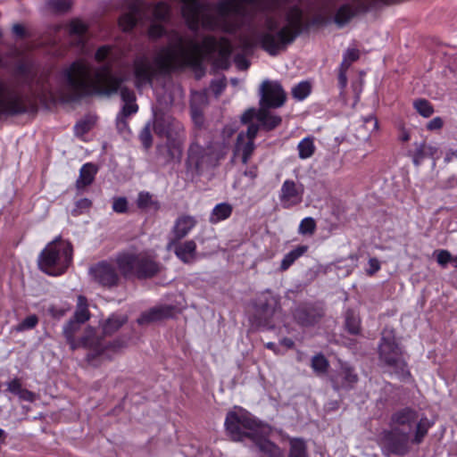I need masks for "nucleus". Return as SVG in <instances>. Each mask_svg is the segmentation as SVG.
<instances>
[{
    "label": "nucleus",
    "instance_id": "nucleus-17",
    "mask_svg": "<svg viewBox=\"0 0 457 457\" xmlns=\"http://www.w3.org/2000/svg\"><path fill=\"white\" fill-rule=\"evenodd\" d=\"M323 145L328 152L325 154V157L328 156L334 158L340 152V147L345 151H350L352 149H357V145L350 137L345 135L332 134L328 136L324 141Z\"/></svg>",
    "mask_w": 457,
    "mask_h": 457
},
{
    "label": "nucleus",
    "instance_id": "nucleus-53",
    "mask_svg": "<svg viewBox=\"0 0 457 457\" xmlns=\"http://www.w3.org/2000/svg\"><path fill=\"white\" fill-rule=\"evenodd\" d=\"M359 57H360V54L357 49H348L345 55V58L347 61H349L351 63L353 62L357 61L359 59Z\"/></svg>",
    "mask_w": 457,
    "mask_h": 457
},
{
    "label": "nucleus",
    "instance_id": "nucleus-1",
    "mask_svg": "<svg viewBox=\"0 0 457 457\" xmlns=\"http://www.w3.org/2000/svg\"><path fill=\"white\" fill-rule=\"evenodd\" d=\"M180 12L187 26L195 30L200 26L227 32L234 31L237 18L260 11L281 10L286 24L280 26L274 17H268L261 27H252L240 37L244 52L260 46L271 55L292 43L295 37L309 24L312 7L308 0H219L208 4L201 0H179Z\"/></svg>",
    "mask_w": 457,
    "mask_h": 457
},
{
    "label": "nucleus",
    "instance_id": "nucleus-11",
    "mask_svg": "<svg viewBox=\"0 0 457 457\" xmlns=\"http://www.w3.org/2000/svg\"><path fill=\"white\" fill-rule=\"evenodd\" d=\"M220 154H214L210 148H204L198 144L191 145L187 160V172L192 176L200 174L220 159Z\"/></svg>",
    "mask_w": 457,
    "mask_h": 457
},
{
    "label": "nucleus",
    "instance_id": "nucleus-16",
    "mask_svg": "<svg viewBox=\"0 0 457 457\" xmlns=\"http://www.w3.org/2000/svg\"><path fill=\"white\" fill-rule=\"evenodd\" d=\"M181 124L170 116L157 118L154 123V131L160 136H165L168 142L174 147L179 145L177 139L181 131Z\"/></svg>",
    "mask_w": 457,
    "mask_h": 457
},
{
    "label": "nucleus",
    "instance_id": "nucleus-28",
    "mask_svg": "<svg viewBox=\"0 0 457 457\" xmlns=\"http://www.w3.org/2000/svg\"><path fill=\"white\" fill-rule=\"evenodd\" d=\"M232 213V206L227 203H221L214 206L209 220L211 223H218L227 220Z\"/></svg>",
    "mask_w": 457,
    "mask_h": 457
},
{
    "label": "nucleus",
    "instance_id": "nucleus-23",
    "mask_svg": "<svg viewBox=\"0 0 457 457\" xmlns=\"http://www.w3.org/2000/svg\"><path fill=\"white\" fill-rule=\"evenodd\" d=\"M172 315V308L170 306H158L152 308L142 314L138 319L139 324L158 321Z\"/></svg>",
    "mask_w": 457,
    "mask_h": 457
},
{
    "label": "nucleus",
    "instance_id": "nucleus-9",
    "mask_svg": "<svg viewBox=\"0 0 457 457\" xmlns=\"http://www.w3.org/2000/svg\"><path fill=\"white\" fill-rule=\"evenodd\" d=\"M378 359L384 365L393 369V372L404 381L411 378L407 362L403 359V352L395 341V331L384 328L378 345Z\"/></svg>",
    "mask_w": 457,
    "mask_h": 457
},
{
    "label": "nucleus",
    "instance_id": "nucleus-56",
    "mask_svg": "<svg viewBox=\"0 0 457 457\" xmlns=\"http://www.w3.org/2000/svg\"><path fill=\"white\" fill-rule=\"evenodd\" d=\"M212 87L213 88L215 94L219 95L224 87V83L222 80L215 81L212 83Z\"/></svg>",
    "mask_w": 457,
    "mask_h": 457
},
{
    "label": "nucleus",
    "instance_id": "nucleus-32",
    "mask_svg": "<svg viewBox=\"0 0 457 457\" xmlns=\"http://www.w3.org/2000/svg\"><path fill=\"white\" fill-rule=\"evenodd\" d=\"M127 320L124 315H112L104 325V332L105 334H112L120 328Z\"/></svg>",
    "mask_w": 457,
    "mask_h": 457
},
{
    "label": "nucleus",
    "instance_id": "nucleus-6",
    "mask_svg": "<svg viewBox=\"0 0 457 457\" xmlns=\"http://www.w3.org/2000/svg\"><path fill=\"white\" fill-rule=\"evenodd\" d=\"M241 120L244 123L251 122V124L248 126L246 134L240 133L237 137L234 159H240L245 164L254 150L253 140L259 130V126L253 123V120H256L262 123L264 129L270 130L276 128L281 122V119L278 116L272 115L268 108L261 107L258 111L254 109L247 110L242 115Z\"/></svg>",
    "mask_w": 457,
    "mask_h": 457
},
{
    "label": "nucleus",
    "instance_id": "nucleus-14",
    "mask_svg": "<svg viewBox=\"0 0 457 457\" xmlns=\"http://www.w3.org/2000/svg\"><path fill=\"white\" fill-rule=\"evenodd\" d=\"M286 100V94L279 84L263 82L262 85L261 107H279Z\"/></svg>",
    "mask_w": 457,
    "mask_h": 457
},
{
    "label": "nucleus",
    "instance_id": "nucleus-25",
    "mask_svg": "<svg viewBox=\"0 0 457 457\" xmlns=\"http://www.w3.org/2000/svg\"><path fill=\"white\" fill-rule=\"evenodd\" d=\"M87 25L80 20H73L69 24V33L77 45H83L87 39Z\"/></svg>",
    "mask_w": 457,
    "mask_h": 457
},
{
    "label": "nucleus",
    "instance_id": "nucleus-38",
    "mask_svg": "<svg viewBox=\"0 0 457 457\" xmlns=\"http://www.w3.org/2000/svg\"><path fill=\"white\" fill-rule=\"evenodd\" d=\"M314 231V220L312 217L304 218L298 228V232L301 235H312Z\"/></svg>",
    "mask_w": 457,
    "mask_h": 457
},
{
    "label": "nucleus",
    "instance_id": "nucleus-51",
    "mask_svg": "<svg viewBox=\"0 0 457 457\" xmlns=\"http://www.w3.org/2000/svg\"><path fill=\"white\" fill-rule=\"evenodd\" d=\"M19 398L27 402H34L37 398L36 395L27 389H22L21 394H19Z\"/></svg>",
    "mask_w": 457,
    "mask_h": 457
},
{
    "label": "nucleus",
    "instance_id": "nucleus-37",
    "mask_svg": "<svg viewBox=\"0 0 457 457\" xmlns=\"http://www.w3.org/2000/svg\"><path fill=\"white\" fill-rule=\"evenodd\" d=\"M312 91V86L307 81H302L292 89V94L298 100L304 99Z\"/></svg>",
    "mask_w": 457,
    "mask_h": 457
},
{
    "label": "nucleus",
    "instance_id": "nucleus-40",
    "mask_svg": "<svg viewBox=\"0 0 457 457\" xmlns=\"http://www.w3.org/2000/svg\"><path fill=\"white\" fill-rule=\"evenodd\" d=\"M38 322L36 315H29L22 320L16 328L18 331H24L33 328Z\"/></svg>",
    "mask_w": 457,
    "mask_h": 457
},
{
    "label": "nucleus",
    "instance_id": "nucleus-29",
    "mask_svg": "<svg viewBox=\"0 0 457 457\" xmlns=\"http://www.w3.org/2000/svg\"><path fill=\"white\" fill-rule=\"evenodd\" d=\"M96 173V167L91 163H86L80 169L79 177L77 180L79 188L85 187L92 183Z\"/></svg>",
    "mask_w": 457,
    "mask_h": 457
},
{
    "label": "nucleus",
    "instance_id": "nucleus-22",
    "mask_svg": "<svg viewBox=\"0 0 457 457\" xmlns=\"http://www.w3.org/2000/svg\"><path fill=\"white\" fill-rule=\"evenodd\" d=\"M366 7L364 5H360L358 7H353L351 4H344L342 5L337 12L335 15V22L338 27H343L350 20L354 17L359 12H365Z\"/></svg>",
    "mask_w": 457,
    "mask_h": 457
},
{
    "label": "nucleus",
    "instance_id": "nucleus-3",
    "mask_svg": "<svg viewBox=\"0 0 457 457\" xmlns=\"http://www.w3.org/2000/svg\"><path fill=\"white\" fill-rule=\"evenodd\" d=\"M117 58L114 48L103 46L95 54L96 61L104 63L102 68L96 70L86 61H77L64 70L63 78L75 95L97 93L109 96L120 91L124 102L122 111L117 116L120 126L124 123L125 117L137 112V105L134 92L122 86L126 79L116 77L111 71V66Z\"/></svg>",
    "mask_w": 457,
    "mask_h": 457
},
{
    "label": "nucleus",
    "instance_id": "nucleus-21",
    "mask_svg": "<svg viewBox=\"0 0 457 457\" xmlns=\"http://www.w3.org/2000/svg\"><path fill=\"white\" fill-rule=\"evenodd\" d=\"M302 189L295 182L287 180L281 188L280 200L285 207H291L301 202Z\"/></svg>",
    "mask_w": 457,
    "mask_h": 457
},
{
    "label": "nucleus",
    "instance_id": "nucleus-62",
    "mask_svg": "<svg viewBox=\"0 0 457 457\" xmlns=\"http://www.w3.org/2000/svg\"><path fill=\"white\" fill-rule=\"evenodd\" d=\"M236 62H237V66L240 68V69H246L248 67V64L247 62H245V59L241 58V57H237L236 59Z\"/></svg>",
    "mask_w": 457,
    "mask_h": 457
},
{
    "label": "nucleus",
    "instance_id": "nucleus-35",
    "mask_svg": "<svg viewBox=\"0 0 457 457\" xmlns=\"http://www.w3.org/2000/svg\"><path fill=\"white\" fill-rule=\"evenodd\" d=\"M289 457H306L305 444L298 438L290 439Z\"/></svg>",
    "mask_w": 457,
    "mask_h": 457
},
{
    "label": "nucleus",
    "instance_id": "nucleus-48",
    "mask_svg": "<svg viewBox=\"0 0 457 457\" xmlns=\"http://www.w3.org/2000/svg\"><path fill=\"white\" fill-rule=\"evenodd\" d=\"M425 148H426L425 143L420 144L417 147L415 154H414V157H413V162L416 165H419L420 160H422L425 157V155H426Z\"/></svg>",
    "mask_w": 457,
    "mask_h": 457
},
{
    "label": "nucleus",
    "instance_id": "nucleus-12",
    "mask_svg": "<svg viewBox=\"0 0 457 457\" xmlns=\"http://www.w3.org/2000/svg\"><path fill=\"white\" fill-rule=\"evenodd\" d=\"M410 432L397 428H391L382 433L383 447L392 454L405 455L411 450Z\"/></svg>",
    "mask_w": 457,
    "mask_h": 457
},
{
    "label": "nucleus",
    "instance_id": "nucleus-15",
    "mask_svg": "<svg viewBox=\"0 0 457 457\" xmlns=\"http://www.w3.org/2000/svg\"><path fill=\"white\" fill-rule=\"evenodd\" d=\"M198 221L195 217L182 214L179 215L175 220L171 227L170 232V239L171 240V245H174V242L177 240H182L186 237H187L193 229L196 227Z\"/></svg>",
    "mask_w": 457,
    "mask_h": 457
},
{
    "label": "nucleus",
    "instance_id": "nucleus-4",
    "mask_svg": "<svg viewBox=\"0 0 457 457\" xmlns=\"http://www.w3.org/2000/svg\"><path fill=\"white\" fill-rule=\"evenodd\" d=\"M225 427L230 437L242 441L249 437L260 451L270 457H281L280 449L266 438L270 428L257 421L249 412L242 408L235 409L227 414Z\"/></svg>",
    "mask_w": 457,
    "mask_h": 457
},
{
    "label": "nucleus",
    "instance_id": "nucleus-54",
    "mask_svg": "<svg viewBox=\"0 0 457 457\" xmlns=\"http://www.w3.org/2000/svg\"><path fill=\"white\" fill-rule=\"evenodd\" d=\"M295 262L291 258V256L287 253L281 261L280 270H287Z\"/></svg>",
    "mask_w": 457,
    "mask_h": 457
},
{
    "label": "nucleus",
    "instance_id": "nucleus-8",
    "mask_svg": "<svg viewBox=\"0 0 457 457\" xmlns=\"http://www.w3.org/2000/svg\"><path fill=\"white\" fill-rule=\"evenodd\" d=\"M71 245L69 242L56 239L49 243L38 257L39 269L50 276H60L71 262Z\"/></svg>",
    "mask_w": 457,
    "mask_h": 457
},
{
    "label": "nucleus",
    "instance_id": "nucleus-59",
    "mask_svg": "<svg viewBox=\"0 0 457 457\" xmlns=\"http://www.w3.org/2000/svg\"><path fill=\"white\" fill-rule=\"evenodd\" d=\"M325 316V308L323 304H316V319Z\"/></svg>",
    "mask_w": 457,
    "mask_h": 457
},
{
    "label": "nucleus",
    "instance_id": "nucleus-57",
    "mask_svg": "<svg viewBox=\"0 0 457 457\" xmlns=\"http://www.w3.org/2000/svg\"><path fill=\"white\" fill-rule=\"evenodd\" d=\"M338 82L342 88L345 87L347 85V77L346 72L339 71L338 74Z\"/></svg>",
    "mask_w": 457,
    "mask_h": 457
},
{
    "label": "nucleus",
    "instance_id": "nucleus-20",
    "mask_svg": "<svg viewBox=\"0 0 457 457\" xmlns=\"http://www.w3.org/2000/svg\"><path fill=\"white\" fill-rule=\"evenodd\" d=\"M92 278L103 286H112L118 280V276L113 267L107 262H101L90 269Z\"/></svg>",
    "mask_w": 457,
    "mask_h": 457
},
{
    "label": "nucleus",
    "instance_id": "nucleus-47",
    "mask_svg": "<svg viewBox=\"0 0 457 457\" xmlns=\"http://www.w3.org/2000/svg\"><path fill=\"white\" fill-rule=\"evenodd\" d=\"M380 270V262L377 258H370L369 260V269H367L366 273L369 276H373L376 272Z\"/></svg>",
    "mask_w": 457,
    "mask_h": 457
},
{
    "label": "nucleus",
    "instance_id": "nucleus-49",
    "mask_svg": "<svg viewBox=\"0 0 457 457\" xmlns=\"http://www.w3.org/2000/svg\"><path fill=\"white\" fill-rule=\"evenodd\" d=\"M308 249V246L306 245H299L291 252L288 253V254L291 256L294 262H295L299 257L303 255Z\"/></svg>",
    "mask_w": 457,
    "mask_h": 457
},
{
    "label": "nucleus",
    "instance_id": "nucleus-2",
    "mask_svg": "<svg viewBox=\"0 0 457 457\" xmlns=\"http://www.w3.org/2000/svg\"><path fill=\"white\" fill-rule=\"evenodd\" d=\"M232 51L231 44L224 39L204 37L201 40L185 37L177 32L168 35V46L156 53L153 59L143 55L134 61L133 75L137 88L149 85L154 76L184 65H196L212 54L227 62Z\"/></svg>",
    "mask_w": 457,
    "mask_h": 457
},
{
    "label": "nucleus",
    "instance_id": "nucleus-50",
    "mask_svg": "<svg viewBox=\"0 0 457 457\" xmlns=\"http://www.w3.org/2000/svg\"><path fill=\"white\" fill-rule=\"evenodd\" d=\"M22 389L23 388L21 387V383L16 379H13L8 383V390L17 396L19 394H21Z\"/></svg>",
    "mask_w": 457,
    "mask_h": 457
},
{
    "label": "nucleus",
    "instance_id": "nucleus-46",
    "mask_svg": "<svg viewBox=\"0 0 457 457\" xmlns=\"http://www.w3.org/2000/svg\"><path fill=\"white\" fill-rule=\"evenodd\" d=\"M51 5L58 12H65L70 8L71 4L69 0H52Z\"/></svg>",
    "mask_w": 457,
    "mask_h": 457
},
{
    "label": "nucleus",
    "instance_id": "nucleus-18",
    "mask_svg": "<svg viewBox=\"0 0 457 457\" xmlns=\"http://www.w3.org/2000/svg\"><path fill=\"white\" fill-rule=\"evenodd\" d=\"M171 245V240L167 244V249L173 251L179 260L184 263H192L196 260V243L194 240H177L174 245Z\"/></svg>",
    "mask_w": 457,
    "mask_h": 457
},
{
    "label": "nucleus",
    "instance_id": "nucleus-63",
    "mask_svg": "<svg viewBox=\"0 0 457 457\" xmlns=\"http://www.w3.org/2000/svg\"><path fill=\"white\" fill-rule=\"evenodd\" d=\"M409 139H410L409 132L406 129H403L402 132H401V136H400V140L403 142H406Z\"/></svg>",
    "mask_w": 457,
    "mask_h": 457
},
{
    "label": "nucleus",
    "instance_id": "nucleus-61",
    "mask_svg": "<svg viewBox=\"0 0 457 457\" xmlns=\"http://www.w3.org/2000/svg\"><path fill=\"white\" fill-rule=\"evenodd\" d=\"M351 65V62L349 61H347L345 57H344V60L340 65V68H339V71H344V72H346L347 70L349 69Z\"/></svg>",
    "mask_w": 457,
    "mask_h": 457
},
{
    "label": "nucleus",
    "instance_id": "nucleus-13",
    "mask_svg": "<svg viewBox=\"0 0 457 457\" xmlns=\"http://www.w3.org/2000/svg\"><path fill=\"white\" fill-rule=\"evenodd\" d=\"M22 110L18 94L5 81L0 79V116L19 113Z\"/></svg>",
    "mask_w": 457,
    "mask_h": 457
},
{
    "label": "nucleus",
    "instance_id": "nucleus-36",
    "mask_svg": "<svg viewBox=\"0 0 457 457\" xmlns=\"http://www.w3.org/2000/svg\"><path fill=\"white\" fill-rule=\"evenodd\" d=\"M299 156L302 159L309 158L314 151L313 141L311 137L303 138L298 145Z\"/></svg>",
    "mask_w": 457,
    "mask_h": 457
},
{
    "label": "nucleus",
    "instance_id": "nucleus-7",
    "mask_svg": "<svg viewBox=\"0 0 457 457\" xmlns=\"http://www.w3.org/2000/svg\"><path fill=\"white\" fill-rule=\"evenodd\" d=\"M170 12V7L165 3H158L154 6H145L140 3L132 4L129 11L121 15L119 20V26L124 31H129L134 26L146 19L150 21L148 29L149 37L155 39L163 34V28L159 21H166Z\"/></svg>",
    "mask_w": 457,
    "mask_h": 457
},
{
    "label": "nucleus",
    "instance_id": "nucleus-19",
    "mask_svg": "<svg viewBox=\"0 0 457 457\" xmlns=\"http://www.w3.org/2000/svg\"><path fill=\"white\" fill-rule=\"evenodd\" d=\"M419 419V413L416 410L411 407H404L395 411L390 419V427L397 428H407L409 431L412 428L413 424Z\"/></svg>",
    "mask_w": 457,
    "mask_h": 457
},
{
    "label": "nucleus",
    "instance_id": "nucleus-60",
    "mask_svg": "<svg viewBox=\"0 0 457 457\" xmlns=\"http://www.w3.org/2000/svg\"><path fill=\"white\" fill-rule=\"evenodd\" d=\"M12 31H13V33H15L18 36H22L24 33V29L21 25L15 24L12 26Z\"/></svg>",
    "mask_w": 457,
    "mask_h": 457
},
{
    "label": "nucleus",
    "instance_id": "nucleus-33",
    "mask_svg": "<svg viewBox=\"0 0 457 457\" xmlns=\"http://www.w3.org/2000/svg\"><path fill=\"white\" fill-rule=\"evenodd\" d=\"M137 206L148 211L156 210L158 208L157 203L148 192H140L138 194Z\"/></svg>",
    "mask_w": 457,
    "mask_h": 457
},
{
    "label": "nucleus",
    "instance_id": "nucleus-42",
    "mask_svg": "<svg viewBox=\"0 0 457 457\" xmlns=\"http://www.w3.org/2000/svg\"><path fill=\"white\" fill-rule=\"evenodd\" d=\"M453 258L450 252L447 250H439L436 253V261L438 264L443 267H445L446 264L450 262H453Z\"/></svg>",
    "mask_w": 457,
    "mask_h": 457
},
{
    "label": "nucleus",
    "instance_id": "nucleus-26",
    "mask_svg": "<svg viewBox=\"0 0 457 457\" xmlns=\"http://www.w3.org/2000/svg\"><path fill=\"white\" fill-rule=\"evenodd\" d=\"M341 376H342V382L341 385L335 384V388L339 389V387L343 388H353L354 385L358 382V375L354 371L353 368L348 366V365H343L341 368Z\"/></svg>",
    "mask_w": 457,
    "mask_h": 457
},
{
    "label": "nucleus",
    "instance_id": "nucleus-52",
    "mask_svg": "<svg viewBox=\"0 0 457 457\" xmlns=\"http://www.w3.org/2000/svg\"><path fill=\"white\" fill-rule=\"evenodd\" d=\"M443 120L439 117L432 119L427 125V129L429 130L439 129L443 127Z\"/></svg>",
    "mask_w": 457,
    "mask_h": 457
},
{
    "label": "nucleus",
    "instance_id": "nucleus-64",
    "mask_svg": "<svg viewBox=\"0 0 457 457\" xmlns=\"http://www.w3.org/2000/svg\"><path fill=\"white\" fill-rule=\"evenodd\" d=\"M281 345L286 346L287 348H291L294 345L293 341L289 338H284L282 341H281Z\"/></svg>",
    "mask_w": 457,
    "mask_h": 457
},
{
    "label": "nucleus",
    "instance_id": "nucleus-31",
    "mask_svg": "<svg viewBox=\"0 0 457 457\" xmlns=\"http://www.w3.org/2000/svg\"><path fill=\"white\" fill-rule=\"evenodd\" d=\"M206 96L204 93L195 92L191 97V113L194 121L200 125L203 121L199 104L205 102Z\"/></svg>",
    "mask_w": 457,
    "mask_h": 457
},
{
    "label": "nucleus",
    "instance_id": "nucleus-41",
    "mask_svg": "<svg viewBox=\"0 0 457 457\" xmlns=\"http://www.w3.org/2000/svg\"><path fill=\"white\" fill-rule=\"evenodd\" d=\"M94 121L92 120H83L78 122L75 126V133L77 136H83L87 131H88L92 126Z\"/></svg>",
    "mask_w": 457,
    "mask_h": 457
},
{
    "label": "nucleus",
    "instance_id": "nucleus-24",
    "mask_svg": "<svg viewBox=\"0 0 457 457\" xmlns=\"http://www.w3.org/2000/svg\"><path fill=\"white\" fill-rule=\"evenodd\" d=\"M344 328L350 335L357 336L361 332V318L359 314L348 309L345 313Z\"/></svg>",
    "mask_w": 457,
    "mask_h": 457
},
{
    "label": "nucleus",
    "instance_id": "nucleus-34",
    "mask_svg": "<svg viewBox=\"0 0 457 457\" xmlns=\"http://www.w3.org/2000/svg\"><path fill=\"white\" fill-rule=\"evenodd\" d=\"M413 107L425 118H428L434 113V108L427 99L420 98L415 100L413 102Z\"/></svg>",
    "mask_w": 457,
    "mask_h": 457
},
{
    "label": "nucleus",
    "instance_id": "nucleus-27",
    "mask_svg": "<svg viewBox=\"0 0 457 457\" xmlns=\"http://www.w3.org/2000/svg\"><path fill=\"white\" fill-rule=\"evenodd\" d=\"M378 129V120L377 119L370 115L362 119L361 124L356 129V130L360 133V136L357 137L359 140L368 141L370 138V134L371 131Z\"/></svg>",
    "mask_w": 457,
    "mask_h": 457
},
{
    "label": "nucleus",
    "instance_id": "nucleus-58",
    "mask_svg": "<svg viewBox=\"0 0 457 457\" xmlns=\"http://www.w3.org/2000/svg\"><path fill=\"white\" fill-rule=\"evenodd\" d=\"M141 139L145 146H149V130L148 129H145V130L141 133Z\"/></svg>",
    "mask_w": 457,
    "mask_h": 457
},
{
    "label": "nucleus",
    "instance_id": "nucleus-30",
    "mask_svg": "<svg viewBox=\"0 0 457 457\" xmlns=\"http://www.w3.org/2000/svg\"><path fill=\"white\" fill-rule=\"evenodd\" d=\"M432 427V422L425 416L418 419L416 421V430L411 443L420 445L427 436L428 429Z\"/></svg>",
    "mask_w": 457,
    "mask_h": 457
},
{
    "label": "nucleus",
    "instance_id": "nucleus-55",
    "mask_svg": "<svg viewBox=\"0 0 457 457\" xmlns=\"http://www.w3.org/2000/svg\"><path fill=\"white\" fill-rule=\"evenodd\" d=\"M236 130H237L236 124L235 123L229 124L224 128L223 134L225 137H227L228 138L235 133Z\"/></svg>",
    "mask_w": 457,
    "mask_h": 457
},
{
    "label": "nucleus",
    "instance_id": "nucleus-10",
    "mask_svg": "<svg viewBox=\"0 0 457 457\" xmlns=\"http://www.w3.org/2000/svg\"><path fill=\"white\" fill-rule=\"evenodd\" d=\"M117 265L125 277L146 278L159 271V265L146 253L127 252L117 257Z\"/></svg>",
    "mask_w": 457,
    "mask_h": 457
},
{
    "label": "nucleus",
    "instance_id": "nucleus-5",
    "mask_svg": "<svg viewBox=\"0 0 457 457\" xmlns=\"http://www.w3.org/2000/svg\"><path fill=\"white\" fill-rule=\"evenodd\" d=\"M88 318L89 313L87 300L84 296L79 295L78 297L74 320L67 323L63 328V333L72 349L81 345L89 347L88 361L92 365H97L112 358V353L113 352L112 346L106 345L98 339L94 338V331L92 329H88L87 336L83 337L80 342H76L73 338V335L75 331L79 329V324L87 320Z\"/></svg>",
    "mask_w": 457,
    "mask_h": 457
},
{
    "label": "nucleus",
    "instance_id": "nucleus-44",
    "mask_svg": "<svg viewBox=\"0 0 457 457\" xmlns=\"http://www.w3.org/2000/svg\"><path fill=\"white\" fill-rule=\"evenodd\" d=\"M128 202L124 197H119L113 200L112 209L114 212L122 213L127 211Z\"/></svg>",
    "mask_w": 457,
    "mask_h": 457
},
{
    "label": "nucleus",
    "instance_id": "nucleus-45",
    "mask_svg": "<svg viewBox=\"0 0 457 457\" xmlns=\"http://www.w3.org/2000/svg\"><path fill=\"white\" fill-rule=\"evenodd\" d=\"M273 313V310L270 309V308H268L266 307L263 311H262V313H260L258 314L259 316L257 317V320H258V325L260 326H268L269 325V320L268 319L270 318V316Z\"/></svg>",
    "mask_w": 457,
    "mask_h": 457
},
{
    "label": "nucleus",
    "instance_id": "nucleus-39",
    "mask_svg": "<svg viewBox=\"0 0 457 457\" xmlns=\"http://www.w3.org/2000/svg\"><path fill=\"white\" fill-rule=\"evenodd\" d=\"M326 207L324 208L323 205L320 206L321 214H324L325 216L327 214H331L332 217L336 216L337 212V199L328 197L325 199Z\"/></svg>",
    "mask_w": 457,
    "mask_h": 457
},
{
    "label": "nucleus",
    "instance_id": "nucleus-43",
    "mask_svg": "<svg viewBox=\"0 0 457 457\" xmlns=\"http://www.w3.org/2000/svg\"><path fill=\"white\" fill-rule=\"evenodd\" d=\"M329 363L322 354H316V372L324 373L328 370Z\"/></svg>",
    "mask_w": 457,
    "mask_h": 457
}]
</instances>
